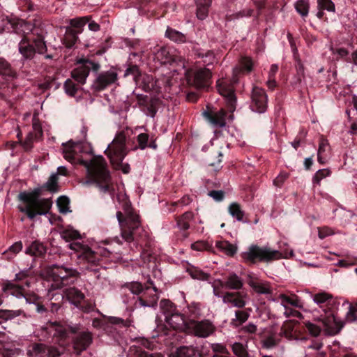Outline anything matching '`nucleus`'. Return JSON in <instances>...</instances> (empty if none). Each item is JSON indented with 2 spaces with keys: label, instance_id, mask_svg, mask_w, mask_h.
<instances>
[{
  "label": "nucleus",
  "instance_id": "nucleus-1",
  "mask_svg": "<svg viewBox=\"0 0 357 357\" xmlns=\"http://www.w3.org/2000/svg\"><path fill=\"white\" fill-rule=\"evenodd\" d=\"M88 148L82 143L68 142L63 144V155L66 160L71 163H79L87 169L90 178L97 183L100 190L105 192L109 190L111 176L107 169V162L102 156L93 157L89 162L83 160L81 154L88 153Z\"/></svg>",
  "mask_w": 357,
  "mask_h": 357
},
{
  "label": "nucleus",
  "instance_id": "nucleus-2",
  "mask_svg": "<svg viewBox=\"0 0 357 357\" xmlns=\"http://www.w3.org/2000/svg\"><path fill=\"white\" fill-rule=\"evenodd\" d=\"M116 215L121 229V236L125 241H135L141 247L144 243L145 245L149 243V233L142 227L140 217L128 200H122L121 211H117Z\"/></svg>",
  "mask_w": 357,
  "mask_h": 357
},
{
  "label": "nucleus",
  "instance_id": "nucleus-3",
  "mask_svg": "<svg viewBox=\"0 0 357 357\" xmlns=\"http://www.w3.org/2000/svg\"><path fill=\"white\" fill-rule=\"evenodd\" d=\"M40 190L35 189L31 192H22L19 194V199L22 204L18 206L20 212L24 213L27 217L33 220L37 215H43L48 213L52 202L50 199L41 198Z\"/></svg>",
  "mask_w": 357,
  "mask_h": 357
},
{
  "label": "nucleus",
  "instance_id": "nucleus-4",
  "mask_svg": "<svg viewBox=\"0 0 357 357\" xmlns=\"http://www.w3.org/2000/svg\"><path fill=\"white\" fill-rule=\"evenodd\" d=\"M241 68L234 69V76L231 79L228 80L225 78L217 81L216 86L219 93L226 99L228 109L232 112L236 108V96L234 94V84L238 82L236 74L241 70H246L250 73L252 70L253 61L250 57L243 56L239 61Z\"/></svg>",
  "mask_w": 357,
  "mask_h": 357
},
{
  "label": "nucleus",
  "instance_id": "nucleus-5",
  "mask_svg": "<svg viewBox=\"0 0 357 357\" xmlns=\"http://www.w3.org/2000/svg\"><path fill=\"white\" fill-rule=\"evenodd\" d=\"M126 133L124 130L118 132L112 143L108 146L105 153L116 169H121L124 174L130 172V166L122 162L128 153L126 146Z\"/></svg>",
  "mask_w": 357,
  "mask_h": 357
},
{
  "label": "nucleus",
  "instance_id": "nucleus-6",
  "mask_svg": "<svg viewBox=\"0 0 357 357\" xmlns=\"http://www.w3.org/2000/svg\"><path fill=\"white\" fill-rule=\"evenodd\" d=\"M242 258L248 262L255 264L257 261L270 262L282 258V254L269 247H260L252 245L247 251L242 253Z\"/></svg>",
  "mask_w": 357,
  "mask_h": 357
},
{
  "label": "nucleus",
  "instance_id": "nucleus-7",
  "mask_svg": "<svg viewBox=\"0 0 357 357\" xmlns=\"http://www.w3.org/2000/svg\"><path fill=\"white\" fill-rule=\"evenodd\" d=\"M68 247L77 253V259L81 263L88 265V268L99 265L100 263L96 250H93L88 245L79 242H73L70 243Z\"/></svg>",
  "mask_w": 357,
  "mask_h": 357
},
{
  "label": "nucleus",
  "instance_id": "nucleus-8",
  "mask_svg": "<svg viewBox=\"0 0 357 357\" xmlns=\"http://www.w3.org/2000/svg\"><path fill=\"white\" fill-rule=\"evenodd\" d=\"M50 268L54 280H60L62 285L73 282L79 276L77 269L64 265L53 264Z\"/></svg>",
  "mask_w": 357,
  "mask_h": 357
},
{
  "label": "nucleus",
  "instance_id": "nucleus-9",
  "mask_svg": "<svg viewBox=\"0 0 357 357\" xmlns=\"http://www.w3.org/2000/svg\"><path fill=\"white\" fill-rule=\"evenodd\" d=\"M215 330L214 324L208 319L202 321L190 319L187 333L198 337L206 338L213 334Z\"/></svg>",
  "mask_w": 357,
  "mask_h": 357
},
{
  "label": "nucleus",
  "instance_id": "nucleus-10",
  "mask_svg": "<svg viewBox=\"0 0 357 357\" xmlns=\"http://www.w3.org/2000/svg\"><path fill=\"white\" fill-rule=\"evenodd\" d=\"M324 313L318 318V321L323 324L326 333L329 335L337 334L344 326V322L337 319L331 310L325 309Z\"/></svg>",
  "mask_w": 357,
  "mask_h": 357
},
{
  "label": "nucleus",
  "instance_id": "nucleus-11",
  "mask_svg": "<svg viewBox=\"0 0 357 357\" xmlns=\"http://www.w3.org/2000/svg\"><path fill=\"white\" fill-rule=\"evenodd\" d=\"M268 96L265 90L259 86H254L251 91L250 107L252 111L264 113L267 109Z\"/></svg>",
  "mask_w": 357,
  "mask_h": 357
},
{
  "label": "nucleus",
  "instance_id": "nucleus-12",
  "mask_svg": "<svg viewBox=\"0 0 357 357\" xmlns=\"http://www.w3.org/2000/svg\"><path fill=\"white\" fill-rule=\"evenodd\" d=\"M248 298V294L242 291H227L222 296L225 304L237 308H243L247 304Z\"/></svg>",
  "mask_w": 357,
  "mask_h": 357
},
{
  "label": "nucleus",
  "instance_id": "nucleus-13",
  "mask_svg": "<svg viewBox=\"0 0 357 357\" xmlns=\"http://www.w3.org/2000/svg\"><path fill=\"white\" fill-rule=\"evenodd\" d=\"M30 357H58L60 351L54 347H48L43 344H34L28 351Z\"/></svg>",
  "mask_w": 357,
  "mask_h": 357
},
{
  "label": "nucleus",
  "instance_id": "nucleus-14",
  "mask_svg": "<svg viewBox=\"0 0 357 357\" xmlns=\"http://www.w3.org/2000/svg\"><path fill=\"white\" fill-rule=\"evenodd\" d=\"M117 79L118 75L115 71L108 70L102 72L97 76L93 86L96 91H101L115 83Z\"/></svg>",
  "mask_w": 357,
  "mask_h": 357
},
{
  "label": "nucleus",
  "instance_id": "nucleus-15",
  "mask_svg": "<svg viewBox=\"0 0 357 357\" xmlns=\"http://www.w3.org/2000/svg\"><path fill=\"white\" fill-rule=\"evenodd\" d=\"M93 342L91 332L84 331L78 333L73 340V349L77 354L86 350Z\"/></svg>",
  "mask_w": 357,
  "mask_h": 357
},
{
  "label": "nucleus",
  "instance_id": "nucleus-16",
  "mask_svg": "<svg viewBox=\"0 0 357 357\" xmlns=\"http://www.w3.org/2000/svg\"><path fill=\"white\" fill-rule=\"evenodd\" d=\"M158 296L156 294V289L146 288L137 298L135 305L139 304L141 307H154L156 305Z\"/></svg>",
  "mask_w": 357,
  "mask_h": 357
},
{
  "label": "nucleus",
  "instance_id": "nucleus-17",
  "mask_svg": "<svg viewBox=\"0 0 357 357\" xmlns=\"http://www.w3.org/2000/svg\"><path fill=\"white\" fill-rule=\"evenodd\" d=\"M167 324L173 329L187 333L189 320H186L184 315L178 311L165 318Z\"/></svg>",
  "mask_w": 357,
  "mask_h": 357
},
{
  "label": "nucleus",
  "instance_id": "nucleus-18",
  "mask_svg": "<svg viewBox=\"0 0 357 357\" xmlns=\"http://www.w3.org/2000/svg\"><path fill=\"white\" fill-rule=\"evenodd\" d=\"M211 77V72L209 68H200L194 73L192 84L197 88H204L208 86ZM189 82H191L190 79Z\"/></svg>",
  "mask_w": 357,
  "mask_h": 357
},
{
  "label": "nucleus",
  "instance_id": "nucleus-19",
  "mask_svg": "<svg viewBox=\"0 0 357 357\" xmlns=\"http://www.w3.org/2000/svg\"><path fill=\"white\" fill-rule=\"evenodd\" d=\"M155 58L162 63H176L178 67L185 68V61L181 57H174L165 47L160 48L155 53Z\"/></svg>",
  "mask_w": 357,
  "mask_h": 357
},
{
  "label": "nucleus",
  "instance_id": "nucleus-20",
  "mask_svg": "<svg viewBox=\"0 0 357 357\" xmlns=\"http://www.w3.org/2000/svg\"><path fill=\"white\" fill-rule=\"evenodd\" d=\"M327 349L322 342L313 340L305 348V357H326Z\"/></svg>",
  "mask_w": 357,
  "mask_h": 357
},
{
  "label": "nucleus",
  "instance_id": "nucleus-21",
  "mask_svg": "<svg viewBox=\"0 0 357 357\" xmlns=\"http://www.w3.org/2000/svg\"><path fill=\"white\" fill-rule=\"evenodd\" d=\"M278 298L281 300V305L286 310L284 314L287 317H290V315L293 314L292 310L287 307V305H290L300 309L303 308V303L301 301L295 294L287 296L286 294H281L279 295Z\"/></svg>",
  "mask_w": 357,
  "mask_h": 357
},
{
  "label": "nucleus",
  "instance_id": "nucleus-22",
  "mask_svg": "<svg viewBox=\"0 0 357 357\" xmlns=\"http://www.w3.org/2000/svg\"><path fill=\"white\" fill-rule=\"evenodd\" d=\"M248 284L259 294H270L272 293L270 284L266 281L261 280L257 278L248 275Z\"/></svg>",
  "mask_w": 357,
  "mask_h": 357
},
{
  "label": "nucleus",
  "instance_id": "nucleus-23",
  "mask_svg": "<svg viewBox=\"0 0 357 357\" xmlns=\"http://www.w3.org/2000/svg\"><path fill=\"white\" fill-rule=\"evenodd\" d=\"M312 300L324 312L325 309L330 310L334 304L333 295L325 291L315 294L312 296Z\"/></svg>",
  "mask_w": 357,
  "mask_h": 357
},
{
  "label": "nucleus",
  "instance_id": "nucleus-24",
  "mask_svg": "<svg viewBox=\"0 0 357 357\" xmlns=\"http://www.w3.org/2000/svg\"><path fill=\"white\" fill-rule=\"evenodd\" d=\"M30 40L29 38L24 36L19 43V52L26 59H33L36 54L35 48L30 43Z\"/></svg>",
  "mask_w": 357,
  "mask_h": 357
},
{
  "label": "nucleus",
  "instance_id": "nucleus-25",
  "mask_svg": "<svg viewBox=\"0 0 357 357\" xmlns=\"http://www.w3.org/2000/svg\"><path fill=\"white\" fill-rule=\"evenodd\" d=\"M64 294L67 299L77 307L79 306L85 298L84 294L75 287L66 289Z\"/></svg>",
  "mask_w": 357,
  "mask_h": 357
},
{
  "label": "nucleus",
  "instance_id": "nucleus-26",
  "mask_svg": "<svg viewBox=\"0 0 357 357\" xmlns=\"http://www.w3.org/2000/svg\"><path fill=\"white\" fill-rule=\"evenodd\" d=\"M204 116L215 126L222 128L225 126V112L222 109L218 112H205Z\"/></svg>",
  "mask_w": 357,
  "mask_h": 357
},
{
  "label": "nucleus",
  "instance_id": "nucleus-27",
  "mask_svg": "<svg viewBox=\"0 0 357 357\" xmlns=\"http://www.w3.org/2000/svg\"><path fill=\"white\" fill-rule=\"evenodd\" d=\"M33 35L37 36L36 38H33L32 41L34 43L35 45V50L36 52L43 54L46 52L47 48V45L45 44V42L44 41L45 38V33L43 31H40V32L38 31V29H35L33 31Z\"/></svg>",
  "mask_w": 357,
  "mask_h": 357
},
{
  "label": "nucleus",
  "instance_id": "nucleus-28",
  "mask_svg": "<svg viewBox=\"0 0 357 357\" xmlns=\"http://www.w3.org/2000/svg\"><path fill=\"white\" fill-rule=\"evenodd\" d=\"M225 284L226 289L240 290L243 286V282L237 274L232 273L226 278Z\"/></svg>",
  "mask_w": 357,
  "mask_h": 357
},
{
  "label": "nucleus",
  "instance_id": "nucleus-29",
  "mask_svg": "<svg viewBox=\"0 0 357 357\" xmlns=\"http://www.w3.org/2000/svg\"><path fill=\"white\" fill-rule=\"evenodd\" d=\"M82 64L75 68L72 71V77L75 79L77 82H78L80 84H84L86 81V77H88L89 73V68L86 67L84 62H81Z\"/></svg>",
  "mask_w": 357,
  "mask_h": 357
},
{
  "label": "nucleus",
  "instance_id": "nucleus-30",
  "mask_svg": "<svg viewBox=\"0 0 357 357\" xmlns=\"http://www.w3.org/2000/svg\"><path fill=\"white\" fill-rule=\"evenodd\" d=\"M211 4V0H197V17L199 20H203L208 16V8Z\"/></svg>",
  "mask_w": 357,
  "mask_h": 357
},
{
  "label": "nucleus",
  "instance_id": "nucleus-31",
  "mask_svg": "<svg viewBox=\"0 0 357 357\" xmlns=\"http://www.w3.org/2000/svg\"><path fill=\"white\" fill-rule=\"evenodd\" d=\"M196 349L192 346H181L172 352L169 357H193Z\"/></svg>",
  "mask_w": 357,
  "mask_h": 357
},
{
  "label": "nucleus",
  "instance_id": "nucleus-32",
  "mask_svg": "<svg viewBox=\"0 0 357 357\" xmlns=\"http://www.w3.org/2000/svg\"><path fill=\"white\" fill-rule=\"evenodd\" d=\"M79 33L78 31L68 27L63 39V43L68 48H71L78 40L77 34Z\"/></svg>",
  "mask_w": 357,
  "mask_h": 357
},
{
  "label": "nucleus",
  "instance_id": "nucleus-33",
  "mask_svg": "<svg viewBox=\"0 0 357 357\" xmlns=\"http://www.w3.org/2000/svg\"><path fill=\"white\" fill-rule=\"evenodd\" d=\"M193 218V213L191 211H187L182 215L175 218L177 227L181 230H187L190 227V221Z\"/></svg>",
  "mask_w": 357,
  "mask_h": 357
},
{
  "label": "nucleus",
  "instance_id": "nucleus-34",
  "mask_svg": "<svg viewBox=\"0 0 357 357\" xmlns=\"http://www.w3.org/2000/svg\"><path fill=\"white\" fill-rule=\"evenodd\" d=\"M2 289L4 292H10L13 296L17 298L23 296L28 301V298L24 295L22 289L20 286L15 284L12 282H7L3 284Z\"/></svg>",
  "mask_w": 357,
  "mask_h": 357
},
{
  "label": "nucleus",
  "instance_id": "nucleus-35",
  "mask_svg": "<svg viewBox=\"0 0 357 357\" xmlns=\"http://www.w3.org/2000/svg\"><path fill=\"white\" fill-rule=\"evenodd\" d=\"M46 252L45 247L38 241L33 242L26 249V253L31 256L40 257Z\"/></svg>",
  "mask_w": 357,
  "mask_h": 357
},
{
  "label": "nucleus",
  "instance_id": "nucleus-36",
  "mask_svg": "<svg viewBox=\"0 0 357 357\" xmlns=\"http://www.w3.org/2000/svg\"><path fill=\"white\" fill-rule=\"evenodd\" d=\"M216 247L225 255L232 257L237 252V247L229 241H219L216 243Z\"/></svg>",
  "mask_w": 357,
  "mask_h": 357
},
{
  "label": "nucleus",
  "instance_id": "nucleus-37",
  "mask_svg": "<svg viewBox=\"0 0 357 357\" xmlns=\"http://www.w3.org/2000/svg\"><path fill=\"white\" fill-rule=\"evenodd\" d=\"M185 315L188 317V320L193 319L200 317L201 313V307L199 304L192 303L188 305L186 310H185Z\"/></svg>",
  "mask_w": 357,
  "mask_h": 357
},
{
  "label": "nucleus",
  "instance_id": "nucleus-38",
  "mask_svg": "<svg viewBox=\"0 0 357 357\" xmlns=\"http://www.w3.org/2000/svg\"><path fill=\"white\" fill-rule=\"evenodd\" d=\"M228 211L229 214L238 221H243L245 213L239 204L236 202L231 203L228 207Z\"/></svg>",
  "mask_w": 357,
  "mask_h": 357
},
{
  "label": "nucleus",
  "instance_id": "nucleus-39",
  "mask_svg": "<svg viewBox=\"0 0 357 357\" xmlns=\"http://www.w3.org/2000/svg\"><path fill=\"white\" fill-rule=\"evenodd\" d=\"M250 313L247 310H236L235 317L231 319V324L236 327L242 325L249 318Z\"/></svg>",
  "mask_w": 357,
  "mask_h": 357
},
{
  "label": "nucleus",
  "instance_id": "nucleus-40",
  "mask_svg": "<svg viewBox=\"0 0 357 357\" xmlns=\"http://www.w3.org/2000/svg\"><path fill=\"white\" fill-rule=\"evenodd\" d=\"M330 149L328 142L326 139L321 137L319 141V146L318 149V161L321 164H324L326 162V158L324 156V153L328 151Z\"/></svg>",
  "mask_w": 357,
  "mask_h": 357
},
{
  "label": "nucleus",
  "instance_id": "nucleus-41",
  "mask_svg": "<svg viewBox=\"0 0 357 357\" xmlns=\"http://www.w3.org/2000/svg\"><path fill=\"white\" fill-rule=\"evenodd\" d=\"M160 307L165 318L177 311L174 304L169 300H162L160 303Z\"/></svg>",
  "mask_w": 357,
  "mask_h": 357
},
{
  "label": "nucleus",
  "instance_id": "nucleus-42",
  "mask_svg": "<svg viewBox=\"0 0 357 357\" xmlns=\"http://www.w3.org/2000/svg\"><path fill=\"white\" fill-rule=\"evenodd\" d=\"M15 31L18 33H22L23 35V38L26 36L30 31L33 33V31L36 29H33V26L30 23L24 22V20H18L15 25Z\"/></svg>",
  "mask_w": 357,
  "mask_h": 357
},
{
  "label": "nucleus",
  "instance_id": "nucleus-43",
  "mask_svg": "<svg viewBox=\"0 0 357 357\" xmlns=\"http://www.w3.org/2000/svg\"><path fill=\"white\" fill-rule=\"evenodd\" d=\"M165 36L172 41L176 43H184L186 40L184 34L172 28H167Z\"/></svg>",
  "mask_w": 357,
  "mask_h": 357
},
{
  "label": "nucleus",
  "instance_id": "nucleus-44",
  "mask_svg": "<svg viewBox=\"0 0 357 357\" xmlns=\"http://www.w3.org/2000/svg\"><path fill=\"white\" fill-rule=\"evenodd\" d=\"M127 357H156L153 354H149L141 347L132 345L130 347Z\"/></svg>",
  "mask_w": 357,
  "mask_h": 357
},
{
  "label": "nucleus",
  "instance_id": "nucleus-45",
  "mask_svg": "<svg viewBox=\"0 0 357 357\" xmlns=\"http://www.w3.org/2000/svg\"><path fill=\"white\" fill-rule=\"evenodd\" d=\"M0 75L8 77L15 76V72L12 69L10 63L3 58H0Z\"/></svg>",
  "mask_w": 357,
  "mask_h": 357
},
{
  "label": "nucleus",
  "instance_id": "nucleus-46",
  "mask_svg": "<svg viewBox=\"0 0 357 357\" xmlns=\"http://www.w3.org/2000/svg\"><path fill=\"white\" fill-rule=\"evenodd\" d=\"M296 11L302 16L306 17L308 15L310 4L309 0H298L295 3Z\"/></svg>",
  "mask_w": 357,
  "mask_h": 357
},
{
  "label": "nucleus",
  "instance_id": "nucleus-47",
  "mask_svg": "<svg viewBox=\"0 0 357 357\" xmlns=\"http://www.w3.org/2000/svg\"><path fill=\"white\" fill-rule=\"evenodd\" d=\"M233 353L237 357H248V352L245 347L240 342H235L231 346Z\"/></svg>",
  "mask_w": 357,
  "mask_h": 357
},
{
  "label": "nucleus",
  "instance_id": "nucleus-48",
  "mask_svg": "<svg viewBox=\"0 0 357 357\" xmlns=\"http://www.w3.org/2000/svg\"><path fill=\"white\" fill-rule=\"evenodd\" d=\"M61 237L66 241L76 240L81 238L79 232L73 229H67L62 231Z\"/></svg>",
  "mask_w": 357,
  "mask_h": 357
},
{
  "label": "nucleus",
  "instance_id": "nucleus-49",
  "mask_svg": "<svg viewBox=\"0 0 357 357\" xmlns=\"http://www.w3.org/2000/svg\"><path fill=\"white\" fill-rule=\"evenodd\" d=\"M22 313L21 310H0V319L6 321L12 319L15 317L20 316Z\"/></svg>",
  "mask_w": 357,
  "mask_h": 357
},
{
  "label": "nucleus",
  "instance_id": "nucleus-50",
  "mask_svg": "<svg viewBox=\"0 0 357 357\" xmlns=\"http://www.w3.org/2000/svg\"><path fill=\"white\" fill-rule=\"evenodd\" d=\"M59 212L63 214L69 211V199L66 196H61L56 201Z\"/></svg>",
  "mask_w": 357,
  "mask_h": 357
},
{
  "label": "nucleus",
  "instance_id": "nucleus-51",
  "mask_svg": "<svg viewBox=\"0 0 357 357\" xmlns=\"http://www.w3.org/2000/svg\"><path fill=\"white\" fill-rule=\"evenodd\" d=\"M345 320L347 322H357V303L349 305Z\"/></svg>",
  "mask_w": 357,
  "mask_h": 357
},
{
  "label": "nucleus",
  "instance_id": "nucleus-52",
  "mask_svg": "<svg viewBox=\"0 0 357 357\" xmlns=\"http://www.w3.org/2000/svg\"><path fill=\"white\" fill-rule=\"evenodd\" d=\"M46 188L50 192H56L58 190V176L53 174L45 183Z\"/></svg>",
  "mask_w": 357,
  "mask_h": 357
},
{
  "label": "nucleus",
  "instance_id": "nucleus-53",
  "mask_svg": "<svg viewBox=\"0 0 357 357\" xmlns=\"http://www.w3.org/2000/svg\"><path fill=\"white\" fill-rule=\"evenodd\" d=\"M36 138V134L33 135V132H31L27 135L25 140L22 143V145L26 151H29L32 149L33 142Z\"/></svg>",
  "mask_w": 357,
  "mask_h": 357
},
{
  "label": "nucleus",
  "instance_id": "nucleus-54",
  "mask_svg": "<svg viewBox=\"0 0 357 357\" xmlns=\"http://www.w3.org/2000/svg\"><path fill=\"white\" fill-rule=\"evenodd\" d=\"M190 274L192 278L199 280H208L210 278V274L197 268L191 269Z\"/></svg>",
  "mask_w": 357,
  "mask_h": 357
},
{
  "label": "nucleus",
  "instance_id": "nucleus-55",
  "mask_svg": "<svg viewBox=\"0 0 357 357\" xmlns=\"http://www.w3.org/2000/svg\"><path fill=\"white\" fill-rule=\"evenodd\" d=\"M212 287L214 296L222 298L223 294L221 291V289L225 288V282L220 280H215L213 282Z\"/></svg>",
  "mask_w": 357,
  "mask_h": 357
},
{
  "label": "nucleus",
  "instance_id": "nucleus-56",
  "mask_svg": "<svg viewBox=\"0 0 357 357\" xmlns=\"http://www.w3.org/2000/svg\"><path fill=\"white\" fill-rule=\"evenodd\" d=\"M252 12H253V10H252L250 8H246L241 11H239V12H237L232 15H228L227 19L229 20H233L240 19L243 17H249V16L252 15Z\"/></svg>",
  "mask_w": 357,
  "mask_h": 357
},
{
  "label": "nucleus",
  "instance_id": "nucleus-57",
  "mask_svg": "<svg viewBox=\"0 0 357 357\" xmlns=\"http://www.w3.org/2000/svg\"><path fill=\"white\" fill-rule=\"evenodd\" d=\"M330 174H331V172L328 169H323L318 170L313 177V183H316L317 185H319L321 181L323 178L328 176L330 175Z\"/></svg>",
  "mask_w": 357,
  "mask_h": 357
},
{
  "label": "nucleus",
  "instance_id": "nucleus-58",
  "mask_svg": "<svg viewBox=\"0 0 357 357\" xmlns=\"http://www.w3.org/2000/svg\"><path fill=\"white\" fill-rule=\"evenodd\" d=\"M89 21L87 16L73 18L70 20V24L75 28H82Z\"/></svg>",
  "mask_w": 357,
  "mask_h": 357
},
{
  "label": "nucleus",
  "instance_id": "nucleus-59",
  "mask_svg": "<svg viewBox=\"0 0 357 357\" xmlns=\"http://www.w3.org/2000/svg\"><path fill=\"white\" fill-rule=\"evenodd\" d=\"M306 329L307 330L308 333L314 336L317 337L321 333V328L319 326H317L316 324H314L310 321H306L304 323Z\"/></svg>",
  "mask_w": 357,
  "mask_h": 357
},
{
  "label": "nucleus",
  "instance_id": "nucleus-60",
  "mask_svg": "<svg viewBox=\"0 0 357 357\" xmlns=\"http://www.w3.org/2000/svg\"><path fill=\"white\" fill-rule=\"evenodd\" d=\"M317 3L319 9L335 11V5L331 0H317Z\"/></svg>",
  "mask_w": 357,
  "mask_h": 357
},
{
  "label": "nucleus",
  "instance_id": "nucleus-61",
  "mask_svg": "<svg viewBox=\"0 0 357 357\" xmlns=\"http://www.w3.org/2000/svg\"><path fill=\"white\" fill-rule=\"evenodd\" d=\"M64 89L66 93L71 96H74L77 92V86L73 81L68 79L64 83Z\"/></svg>",
  "mask_w": 357,
  "mask_h": 357
},
{
  "label": "nucleus",
  "instance_id": "nucleus-62",
  "mask_svg": "<svg viewBox=\"0 0 357 357\" xmlns=\"http://www.w3.org/2000/svg\"><path fill=\"white\" fill-rule=\"evenodd\" d=\"M279 343V339L275 337L274 335H269L266 337L262 342L263 347L266 349H271Z\"/></svg>",
  "mask_w": 357,
  "mask_h": 357
},
{
  "label": "nucleus",
  "instance_id": "nucleus-63",
  "mask_svg": "<svg viewBox=\"0 0 357 357\" xmlns=\"http://www.w3.org/2000/svg\"><path fill=\"white\" fill-rule=\"evenodd\" d=\"M218 61L215 56V54L212 52H208L206 53L204 56H203V63L208 68L211 65H213L215 63H217Z\"/></svg>",
  "mask_w": 357,
  "mask_h": 357
},
{
  "label": "nucleus",
  "instance_id": "nucleus-64",
  "mask_svg": "<svg viewBox=\"0 0 357 357\" xmlns=\"http://www.w3.org/2000/svg\"><path fill=\"white\" fill-rule=\"evenodd\" d=\"M149 138V136L146 133H141L137 136V141L140 149L144 150L147 147Z\"/></svg>",
  "mask_w": 357,
  "mask_h": 357
}]
</instances>
